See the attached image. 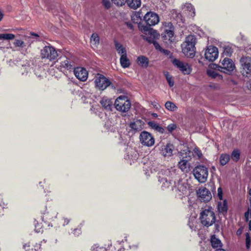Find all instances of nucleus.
Segmentation results:
<instances>
[{
	"label": "nucleus",
	"instance_id": "nucleus-1",
	"mask_svg": "<svg viewBox=\"0 0 251 251\" xmlns=\"http://www.w3.org/2000/svg\"><path fill=\"white\" fill-rule=\"evenodd\" d=\"M199 219L201 225L207 227L211 226L216 221L215 213L211 209L202 210L200 213Z\"/></svg>",
	"mask_w": 251,
	"mask_h": 251
},
{
	"label": "nucleus",
	"instance_id": "nucleus-2",
	"mask_svg": "<svg viewBox=\"0 0 251 251\" xmlns=\"http://www.w3.org/2000/svg\"><path fill=\"white\" fill-rule=\"evenodd\" d=\"M195 39L193 36H188L182 46L183 53L187 57L192 58L195 55Z\"/></svg>",
	"mask_w": 251,
	"mask_h": 251
},
{
	"label": "nucleus",
	"instance_id": "nucleus-3",
	"mask_svg": "<svg viewBox=\"0 0 251 251\" xmlns=\"http://www.w3.org/2000/svg\"><path fill=\"white\" fill-rule=\"evenodd\" d=\"M115 108L122 112H127L131 107V102L127 97L125 96H120L115 101Z\"/></svg>",
	"mask_w": 251,
	"mask_h": 251
},
{
	"label": "nucleus",
	"instance_id": "nucleus-4",
	"mask_svg": "<svg viewBox=\"0 0 251 251\" xmlns=\"http://www.w3.org/2000/svg\"><path fill=\"white\" fill-rule=\"evenodd\" d=\"M193 174L195 178L200 183H204L207 180L208 172L205 166L199 165L193 169Z\"/></svg>",
	"mask_w": 251,
	"mask_h": 251
},
{
	"label": "nucleus",
	"instance_id": "nucleus-5",
	"mask_svg": "<svg viewBox=\"0 0 251 251\" xmlns=\"http://www.w3.org/2000/svg\"><path fill=\"white\" fill-rule=\"evenodd\" d=\"M222 65L220 66L217 64H213L214 69L225 73H228L232 72L235 68V65L232 60L228 58H225L221 61Z\"/></svg>",
	"mask_w": 251,
	"mask_h": 251
},
{
	"label": "nucleus",
	"instance_id": "nucleus-6",
	"mask_svg": "<svg viewBox=\"0 0 251 251\" xmlns=\"http://www.w3.org/2000/svg\"><path fill=\"white\" fill-rule=\"evenodd\" d=\"M41 56L42 59H47L50 61H54L58 56L57 50L51 46H46L41 50Z\"/></svg>",
	"mask_w": 251,
	"mask_h": 251
},
{
	"label": "nucleus",
	"instance_id": "nucleus-7",
	"mask_svg": "<svg viewBox=\"0 0 251 251\" xmlns=\"http://www.w3.org/2000/svg\"><path fill=\"white\" fill-rule=\"evenodd\" d=\"M166 26L169 27V29H165L162 33V39L166 44L171 43L175 40L174 27L171 23H167V25Z\"/></svg>",
	"mask_w": 251,
	"mask_h": 251
},
{
	"label": "nucleus",
	"instance_id": "nucleus-8",
	"mask_svg": "<svg viewBox=\"0 0 251 251\" xmlns=\"http://www.w3.org/2000/svg\"><path fill=\"white\" fill-rule=\"evenodd\" d=\"M95 83L96 87L100 90H104L111 85L112 87H114L110 80L102 75H100L99 76L96 78Z\"/></svg>",
	"mask_w": 251,
	"mask_h": 251
},
{
	"label": "nucleus",
	"instance_id": "nucleus-9",
	"mask_svg": "<svg viewBox=\"0 0 251 251\" xmlns=\"http://www.w3.org/2000/svg\"><path fill=\"white\" fill-rule=\"evenodd\" d=\"M219 52L217 47L209 46L207 47L205 53V58L210 62H213L218 57Z\"/></svg>",
	"mask_w": 251,
	"mask_h": 251
},
{
	"label": "nucleus",
	"instance_id": "nucleus-10",
	"mask_svg": "<svg viewBox=\"0 0 251 251\" xmlns=\"http://www.w3.org/2000/svg\"><path fill=\"white\" fill-rule=\"evenodd\" d=\"M141 143L146 146L151 147L154 144V139L151 133L147 131H142L140 135Z\"/></svg>",
	"mask_w": 251,
	"mask_h": 251
},
{
	"label": "nucleus",
	"instance_id": "nucleus-11",
	"mask_svg": "<svg viewBox=\"0 0 251 251\" xmlns=\"http://www.w3.org/2000/svg\"><path fill=\"white\" fill-rule=\"evenodd\" d=\"M147 25L151 26L155 25L159 21L158 15L154 12H149L144 17Z\"/></svg>",
	"mask_w": 251,
	"mask_h": 251
},
{
	"label": "nucleus",
	"instance_id": "nucleus-12",
	"mask_svg": "<svg viewBox=\"0 0 251 251\" xmlns=\"http://www.w3.org/2000/svg\"><path fill=\"white\" fill-rule=\"evenodd\" d=\"M173 64L176 66L184 75H189L192 72V68L188 64L184 63L177 59H174Z\"/></svg>",
	"mask_w": 251,
	"mask_h": 251
},
{
	"label": "nucleus",
	"instance_id": "nucleus-13",
	"mask_svg": "<svg viewBox=\"0 0 251 251\" xmlns=\"http://www.w3.org/2000/svg\"><path fill=\"white\" fill-rule=\"evenodd\" d=\"M240 62L243 68V74L246 76L251 75V59L248 57H243L240 59Z\"/></svg>",
	"mask_w": 251,
	"mask_h": 251
},
{
	"label": "nucleus",
	"instance_id": "nucleus-14",
	"mask_svg": "<svg viewBox=\"0 0 251 251\" xmlns=\"http://www.w3.org/2000/svg\"><path fill=\"white\" fill-rule=\"evenodd\" d=\"M197 194L200 201L204 202L210 201L212 198L211 192L205 187L200 188L197 192Z\"/></svg>",
	"mask_w": 251,
	"mask_h": 251
},
{
	"label": "nucleus",
	"instance_id": "nucleus-15",
	"mask_svg": "<svg viewBox=\"0 0 251 251\" xmlns=\"http://www.w3.org/2000/svg\"><path fill=\"white\" fill-rule=\"evenodd\" d=\"M60 64L58 68L61 71L66 70L71 71L73 70H74L75 68L74 63L68 58H65L63 60H61Z\"/></svg>",
	"mask_w": 251,
	"mask_h": 251
},
{
	"label": "nucleus",
	"instance_id": "nucleus-16",
	"mask_svg": "<svg viewBox=\"0 0 251 251\" xmlns=\"http://www.w3.org/2000/svg\"><path fill=\"white\" fill-rule=\"evenodd\" d=\"M74 73L75 77L80 81H85L88 78V72L84 68H75L74 70Z\"/></svg>",
	"mask_w": 251,
	"mask_h": 251
},
{
	"label": "nucleus",
	"instance_id": "nucleus-17",
	"mask_svg": "<svg viewBox=\"0 0 251 251\" xmlns=\"http://www.w3.org/2000/svg\"><path fill=\"white\" fill-rule=\"evenodd\" d=\"M174 149V146L170 143H168L166 145L161 146L160 149V153L165 157H170L173 154Z\"/></svg>",
	"mask_w": 251,
	"mask_h": 251
},
{
	"label": "nucleus",
	"instance_id": "nucleus-18",
	"mask_svg": "<svg viewBox=\"0 0 251 251\" xmlns=\"http://www.w3.org/2000/svg\"><path fill=\"white\" fill-rule=\"evenodd\" d=\"M191 159V156H183L182 159L178 162V166L183 172H188L190 170V165L188 160Z\"/></svg>",
	"mask_w": 251,
	"mask_h": 251
},
{
	"label": "nucleus",
	"instance_id": "nucleus-19",
	"mask_svg": "<svg viewBox=\"0 0 251 251\" xmlns=\"http://www.w3.org/2000/svg\"><path fill=\"white\" fill-rule=\"evenodd\" d=\"M144 123L141 120H136L131 122L129 124V127L134 132L141 131L144 127Z\"/></svg>",
	"mask_w": 251,
	"mask_h": 251
},
{
	"label": "nucleus",
	"instance_id": "nucleus-20",
	"mask_svg": "<svg viewBox=\"0 0 251 251\" xmlns=\"http://www.w3.org/2000/svg\"><path fill=\"white\" fill-rule=\"evenodd\" d=\"M136 62L139 66L144 68H147L149 64V58L144 55L138 56Z\"/></svg>",
	"mask_w": 251,
	"mask_h": 251
},
{
	"label": "nucleus",
	"instance_id": "nucleus-21",
	"mask_svg": "<svg viewBox=\"0 0 251 251\" xmlns=\"http://www.w3.org/2000/svg\"><path fill=\"white\" fill-rule=\"evenodd\" d=\"M227 203L226 200L223 202H219L218 203V210L220 214L225 216L227 211Z\"/></svg>",
	"mask_w": 251,
	"mask_h": 251
},
{
	"label": "nucleus",
	"instance_id": "nucleus-22",
	"mask_svg": "<svg viewBox=\"0 0 251 251\" xmlns=\"http://www.w3.org/2000/svg\"><path fill=\"white\" fill-rule=\"evenodd\" d=\"M127 5L131 9H136L141 6V0H126Z\"/></svg>",
	"mask_w": 251,
	"mask_h": 251
},
{
	"label": "nucleus",
	"instance_id": "nucleus-23",
	"mask_svg": "<svg viewBox=\"0 0 251 251\" xmlns=\"http://www.w3.org/2000/svg\"><path fill=\"white\" fill-rule=\"evenodd\" d=\"M148 124L150 127L154 129L160 133H163L164 132V129L160 126V125L157 124L155 122L150 121L148 122Z\"/></svg>",
	"mask_w": 251,
	"mask_h": 251
},
{
	"label": "nucleus",
	"instance_id": "nucleus-24",
	"mask_svg": "<svg viewBox=\"0 0 251 251\" xmlns=\"http://www.w3.org/2000/svg\"><path fill=\"white\" fill-rule=\"evenodd\" d=\"M114 44L115 49L119 54H120L121 55L126 54V49L121 44L118 43L117 41L115 40Z\"/></svg>",
	"mask_w": 251,
	"mask_h": 251
},
{
	"label": "nucleus",
	"instance_id": "nucleus-25",
	"mask_svg": "<svg viewBox=\"0 0 251 251\" xmlns=\"http://www.w3.org/2000/svg\"><path fill=\"white\" fill-rule=\"evenodd\" d=\"M120 61L122 67L124 68H128L130 65V61L127 58V54L121 55Z\"/></svg>",
	"mask_w": 251,
	"mask_h": 251
},
{
	"label": "nucleus",
	"instance_id": "nucleus-26",
	"mask_svg": "<svg viewBox=\"0 0 251 251\" xmlns=\"http://www.w3.org/2000/svg\"><path fill=\"white\" fill-rule=\"evenodd\" d=\"M230 160V155L227 153H222L220 155L219 162L222 166L226 165Z\"/></svg>",
	"mask_w": 251,
	"mask_h": 251
},
{
	"label": "nucleus",
	"instance_id": "nucleus-27",
	"mask_svg": "<svg viewBox=\"0 0 251 251\" xmlns=\"http://www.w3.org/2000/svg\"><path fill=\"white\" fill-rule=\"evenodd\" d=\"M91 44L96 47H97L100 44V37L96 33H94L91 36Z\"/></svg>",
	"mask_w": 251,
	"mask_h": 251
},
{
	"label": "nucleus",
	"instance_id": "nucleus-28",
	"mask_svg": "<svg viewBox=\"0 0 251 251\" xmlns=\"http://www.w3.org/2000/svg\"><path fill=\"white\" fill-rule=\"evenodd\" d=\"M211 246L214 248H218L222 247L221 241L218 238H216L215 236H213L211 239Z\"/></svg>",
	"mask_w": 251,
	"mask_h": 251
},
{
	"label": "nucleus",
	"instance_id": "nucleus-29",
	"mask_svg": "<svg viewBox=\"0 0 251 251\" xmlns=\"http://www.w3.org/2000/svg\"><path fill=\"white\" fill-rule=\"evenodd\" d=\"M240 151L238 149H234L231 152L230 158L234 162H237L240 159Z\"/></svg>",
	"mask_w": 251,
	"mask_h": 251
},
{
	"label": "nucleus",
	"instance_id": "nucleus-30",
	"mask_svg": "<svg viewBox=\"0 0 251 251\" xmlns=\"http://www.w3.org/2000/svg\"><path fill=\"white\" fill-rule=\"evenodd\" d=\"M149 34V36L146 37L144 39H146L149 43L152 44L155 41V37L157 35V32L153 30V32H151Z\"/></svg>",
	"mask_w": 251,
	"mask_h": 251
},
{
	"label": "nucleus",
	"instance_id": "nucleus-31",
	"mask_svg": "<svg viewBox=\"0 0 251 251\" xmlns=\"http://www.w3.org/2000/svg\"><path fill=\"white\" fill-rule=\"evenodd\" d=\"M100 103L102 107L106 109L111 108L112 102L111 100L108 99L103 98L100 101Z\"/></svg>",
	"mask_w": 251,
	"mask_h": 251
},
{
	"label": "nucleus",
	"instance_id": "nucleus-32",
	"mask_svg": "<svg viewBox=\"0 0 251 251\" xmlns=\"http://www.w3.org/2000/svg\"><path fill=\"white\" fill-rule=\"evenodd\" d=\"M165 106L167 110L172 111H175L177 109L176 105L173 102L170 101H167Z\"/></svg>",
	"mask_w": 251,
	"mask_h": 251
},
{
	"label": "nucleus",
	"instance_id": "nucleus-33",
	"mask_svg": "<svg viewBox=\"0 0 251 251\" xmlns=\"http://www.w3.org/2000/svg\"><path fill=\"white\" fill-rule=\"evenodd\" d=\"M207 74L208 76H209L213 78H215L217 77H219L220 79H222L223 77L221 75L219 74L218 73H217L214 70H207Z\"/></svg>",
	"mask_w": 251,
	"mask_h": 251
},
{
	"label": "nucleus",
	"instance_id": "nucleus-34",
	"mask_svg": "<svg viewBox=\"0 0 251 251\" xmlns=\"http://www.w3.org/2000/svg\"><path fill=\"white\" fill-rule=\"evenodd\" d=\"M14 37L15 35L12 33L0 34V40H12Z\"/></svg>",
	"mask_w": 251,
	"mask_h": 251
},
{
	"label": "nucleus",
	"instance_id": "nucleus-35",
	"mask_svg": "<svg viewBox=\"0 0 251 251\" xmlns=\"http://www.w3.org/2000/svg\"><path fill=\"white\" fill-rule=\"evenodd\" d=\"M13 44L15 47L21 48H25L26 46L25 43L23 41L19 39H15Z\"/></svg>",
	"mask_w": 251,
	"mask_h": 251
},
{
	"label": "nucleus",
	"instance_id": "nucleus-36",
	"mask_svg": "<svg viewBox=\"0 0 251 251\" xmlns=\"http://www.w3.org/2000/svg\"><path fill=\"white\" fill-rule=\"evenodd\" d=\"M165 76L170 87H173L174 85V81L172 76L168 72L165 74Z\"/></svg>",
	"mask_w": 251,
	"mask_h": 251
},
{
	"label": "nucleus",
	"instance_id": "nucleus-37",
	"mask_svg": "<svg viewBox=\"0 0 251 251\" xmlns=\"http://www.w3.org/2000/svg\"><path fill=\"white\" fill-rule=\"evenodd\" d=\"M233 53V50L231 47L227 46L224 48V54L226 56H231Z\"/></svg>",
	"mask_w": 251,
	"mask_h": 251
},
{
	"label": "nucleus",
	"instance_id": "nucleus-38",
	"mask_svg": "<svg viewBox=\"0 0 251 251\" xmlns=\"http://www.w3.org/2000/svg\"><path fill=\"white\" fill-rule=\"evenodd\" d=\"M92 251H107L105 248L100 247L98 244L93 245L91 248Z\"/></svg>",
	"mask_w": 251,
	"mask_h": 251
},
{
	"label": "nucleus",
	"instance_id": "nucleus-39",
	"mask_svg": "<svg viewBox=\"0 0 251 251\" xmlns=\"http://www.w3.org/2000/svg\"><path fill=\"white\" fill-rule=\"evenodd\" d=\"M246 247L247 249H250L251 245V238L249 233H246Z\"/></svg>",
	"mask_w": 251,
	"mask_h": 251
},
{
	"label": "nucleus",
	"instance_id": "nucleus-40",
	"mask_svg": "<svg viewBox=\"0 0 251 251\" xmlns=\"http://www.w3.org/2000/svg\"><path fill=\"white\" fill-rule=\"evenodd\" d=\"M186 8L190 12V16L191 17H194L195 16V11L194 6L191 4L188 3L187 5Z\"/></svg>",
	"mask_w": 251,
	"mask_h": 251
},
{
	"label": "nucleus",
	"instance_id": "nucleus-41",
	"mask_svg": "<svg viewBox=\"0 0 251 251\" xmlns=\"http://www.w3.org/2000/svg\"><path fill=\"white\" fill-rule=\"evenodd\" d=\"M72 233L75 236H78L81 233V227H77L75 228H74Z\"/></svg>",
	"mask_w": 251,
	"mask_h": 251
},
{
	"label": "nucleus",
	"instance_id": "nucleus-42",
	"mask_svg": "<svg viewBox=\"0 0 251 251\" xmlns=\"http://www.w3.org/2000/svg\"><path fill=\"white\" fill-rule=\"evenodd\" d=\"M117 6H123L126 2V0H111Z\"/></svg>",
	"mask_w": 251,
	"mask_h": 251
},
{
	"label": "nucleus",
	"instance_id": "nucleus-43",
	"mask_svg": "<svg viewBox=\"0 0 251 251\" xmlns=\"http://www.w3.org/2000/svg\"><path fill=\"white\" fill-rule=\"evenodd\" d=\"M176 128V125L175 124H171L169 125L167 129L170 133H172L174 130H175Z\"/></svg>",
	"mask_w": 251,
	"mask_h": 251
},
{
	"label": "nucleus",
	"instance_id": "nucleus-44",
	"mask_svg": "<svg viewBox=\"0 0 251 251\" xmlns=\"http://www.w3.org/2000/svg\"><path fill=\"white\" fill-rule=\"evenodd\" d=\"M150 26H143L141 28V30L142 31L144 32L145 33L148 32V33H150L151 32H153V30H152Z\"/></svg>",
	"mask_w": 251,
	"mask_h": 251
},
{
	"label": "nucleus",
	"instance_id": "nucleus-45",
	"mask_svg": "<svg viewBox=\"0 0 251 251\" xmlns=\"http://www.w3.org/2000/svg\"><path fill=\"white\" fill-rule=\"evenodd\" d=\"M102 4L107 9L109 8L111 6L110 0H102Z\"/></svg>",
	"mask_w": 251,
	"mask_h": 251
},
{
	"label": "nucleus",
	"instance_id": "nucleus-46",
	"mask_svg": "<svg viewBox=\"0 0 251 251\" xmlns=\"http://www.w3.org/2000/svg\"><path fill=\"white\" fill-rule=\"evenodd\" d=\"M70 221V220L67 218H62L61 220V223L62 224L63 226H65L67 225Z\"/></svg>",
	"mask_w": 251,
	"mask_h": 251
},
{
	"label": "nucleus",
	"instance_id": "nucleus-47",
	"mask_svg": "<svg viewBox=\"0 0 251 251\" xmlns=\"http://www.w3.org/2000/svg\"><path fill=\"white\" fill-rule=\"evenodd\" d=\"M194 151L195 154L198 156V158H201L202 155L201 151L197 148H195Z\"/></svg>",
	"mask_w": 251,
	"mask_h": 251
},
{
	"label": "nucleus",
	"instance_id": "nucleus-48",
	"mask_svg": "<svg viewBox=\"0 0 251 251\" xmlns=\"http://www.w3.org/2000/svg\"><path fill=\"white\" fill-rule=\"evenodd\" d=\"M218 197L220 200L223 199V192L222 189L221 187L218 188Z\"/></svg>",
	"mask_w": 251,
	"mask_h": 251
},
{
	"label": "nucleus",
	"instance_id": "nucleus-49",
	"mask_svg": "<svg viewBox=\"0 0 251 251\" xmlns=\"http://www.w3.org/2000/svg\"><path fill=\"white\" fill-rule=\"evenodd\" d=\"M152 44L153 45L155 49L159 50H162V48L161 47V46H160L159 43L156 41H155L152 43Z\"/></svg>",
	"mask_w": 251,
	"mask_h": 251
},
{
	"label": "nucleus",
	"instance_id": "nucleus-50",
	"mask_svg": "<svg viewBox=\"0 0 251 251\" xmlns=\"http://www.w3.org/2000/svg\"><path fill=\"white\" fill-rule=\"evenodd\" d=\"M125 25L127 27L131 30H133V25L130 22H125Z\"/></svg>",
	"mask_w": 251,
	"mask_h": 251
},
{
	"label": "nucleus",
	"instance_id": "nucleus-51",
	"mask_svg": "<svg viewBox=\"0 0 251 251\" xmlns=\"http://www.w3.org/2000/svg\"><path fill=\"white\" fill-rule=\"evenodd\" d=\"M249 214H250V211L249 210V209L247 211H246L245 214H244V216H245V221L246 222H247L249 221Z\"/></svg>",
	"mask_w": 251,
	"mask_h": 251
},
{
	"label": "nucleus",
	"instance_id": "nucleus-52",
	"mask_svg": "<svg viewBox=\"0 0 251 251\" xmlns=\"http://www.w3.org/2000/svg\"><path fill=\"white\" fill-rule=\"evenodd\" d=\"M243 227H240L239 228L237 229L236 231V235L237 236H240L243 232Z\"/></svg>",
	"mask_w": 251,
	"mask_h": 251
},
{
	"label": "nucleus",
	"instance_id": "nucleus-53",
	"mask_svg": "<svg viewBox=\"0 0 251 251\" xmlns=\"http://www.w3.org/2000/svg\"><path fill=\"white\" fill-rule=\"evenodd\" d=\"M160 51L167 55H169L170 53V51L169 50L163 49L162 48V50H161Z\"/></svg>",
	"mask_w": 251,
	"mask_h": 251
},
{
	"label": "nucleus",
	"instance_id": "nucleus-54",
	"mask_svg": "<svg viewBox=\"0 0 251 251\" xmlns=\"http://www.w3.org/2000/svg\"><path fill=\"white\" fill-rule=\"evenodd\" d=\"M30 34H31V35H32V36H34V37H36V38H38V37H39V36L38 35V34H37V33H34V32H30Z\"/></svg>",
	"mask_w": 251,
	"mask_h": 251
},
{
	"label": "nucleus",
	"instance_id": "nucleus-55",
	"mask_svg": "<svg viewBox=\"0 0 251 251\" xmlns=\"http://www.w3.org/2000/svg\"><path fill=\"white\" fill-rule=\"evenodd\" d=\"M26 39L27 38L28 40V42L29 43V45L33 42L32 41H31V37H25Z\"/></svg>",
	"mask_w": 251,
	"mask_h": 251
},
{
	"label": "nucleus",
	"instance_id": "nucleus-56",
	"mask_svg": "<svg viewBox=\"0 0 251 251\" xmlns=\"http://www.w3.org/2000/svg\"><path fill=\"white\" fill-rule=\"evenodd\" d=\"M249 201H250V207L249 208V210L250 211V215L251 216V198H250L249 199Z\"/></svg>",
	"mask_w": 251,
	"mask_h": 251
},
{
	"label": "nucleus",
	"instance_id": "nucleus-57",
	"mask_svg": "<svg viewBox=\"0 0 251 251\" xmlns=\"http://www.w3.org/2000/svg\"><path fill=\"white\" fill-rule=\"evenodd\" d=\"M29 245H28V246L26 245H24V248L26 250H29Z\"/></svg>",
	"mask_w": 251,
	"mask_h": 251
},
{
	"label": "nucleus",
	"instance_id": "nucleus-58",
	"mask_svg": "<svg viewBox=\"0 0 251 251\" xmlns=\"http://www.w3.org/2000/svg\"><path fill=\"white\" fill-rule=\"evenodd\" d=\"M43 215H44L43 217H42V220L43 221L44 220V217L47 216V215H48V212H47V213L45 212V213H43Z\"/></svg>",
	"mask_w": 251,
	"mask_h": 251
},
{
	"label": "nucleus",
	"instance_id": "nucleus-59",
	"mask_svg": "<svg viewBox=\"0 0 251 251\" xmlns=\"http://www.w3.org/2000/svg\"><path fill=\"white\" fill-rule=\"evenodd\" d=\"M249 229L251 231V220L249 221Z\"/></svg>",
	"mask_w": 251,
	"mask_h": 251
},
{
	"label": "nucleus",
	"instance_id": "nucleus-60",
	"mask_svg": "<svg viewBox=\"0 0 251 251\" xmlns=\"http://www.w3.org/2000/svg\"><path fill=\"white\" fill-rule=\"evenodd\" d=\"M215 251H226L224 249L219 248V249H217Z\"/></svg>",
	"mask_w": 251,
	"mask_h": 251
},
{
	"label": "nucleus",
	"instance_id": "nucleus-61",
	"mask_svg": "<svg viewBox=\"0 0 251 251\" xmlns=\"http://www.w3.org/2000/svg\"><path fill=\"white\" fill-rule=\"evenodd\" d=\"M118 251H125V249L124 248H120Z\"/></svg>",
	"mask_w": 251,
	"mask_h": 251
},
{
	"label": "nucleus",
	"instance_id": "nucleus-62",
	"mask_svg": "<svg viewBox=\"0 0 251 251\" xmlns=\"http://www.w3.org/2000/svg\"><path fill=\"white\" fill-rule=\"evenodd\" d=\"M37 226L35 225V230H36V231H37V232H40V230H38V229H37Z\"/></svg>",
	"mask_w": 251,
	"mask_h": 251
},
{
	"label": "nucleus",
	"instance_id": "nucleus-63",
	"mask_svg": "<svg viewBox=\"0 0 251 251\" xmlns=\"http://www.w3.org/2000/svg\"><path fill=\"white\" fill-rule=\"evenodd\" d=\"M249 194L251 196V188L249 190Z\"/></svg>",
	"mask_w": 251,
	"mask_h": 251
},
{
	"label": "nucleus",
	"instance_id": "nucleus-64",
	"mask_svg": "<svg viewBox=\"0 0 251 251\" xmlns=\"http://www.w3.org/2000/svg\"><path fill=\"white\" fill-rule=\"evenodd\" d=\"M189 153H191V152L188 151Z\"/></svg>",
	"mask_w": 251,
	"mask_h": 251
}]
</instances>
